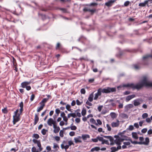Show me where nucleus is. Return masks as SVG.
Masks as SVG:
<instances>
[{
  "label": "nucleus",
  "instance_id": "nucleus-1",
  "mask_svg": "<svg viewBox=\"0 0 152 152\" xmlns=\"http://www.w3.org/2000/svg\"><path fill=\"white\" fill-rule=\"evenodd\" d=\"M144 86L146 87H152V83L147 82V78L144 76L140 83L134 85L133 83H128L123 85V87H129L133 90L137 89L139 90L142 87Z\"/></svg>",
  "mask_w": 152,
  "mask_h": 152
},
{
  "label": "nucleus",
  "instance_id": "nucleus-2",
  "mask_svg": "<svg viewBox=\"0 0 152 152\" xmlns=\"http://www.w3.org/2000/svg\"><path fill=\"white\" fill-rule=\"evenodd\" d=\"M116 91V88H111L110 87H107L105 88L102 89L101 88H99L98 90V92L96 94H98L99 96L101 95V92L104 93H110L115 92Z\"/></svg>",
  "mask_w": 152,
  "mask_h": 152
},
{
  "label": "nucleus",
  "instance_id": "nucleus-3",
  "mask_svg": "<svg viewBox=\"0 0 152 152\" xmlns=\"http://www.w3.org/2000/svg\"><path fill=\"white\" fill-rule=\"evenodd\" d=\"M21 113H18V115H17L16 116L15 115H14L13 116V124L15 125V124L16 123L20 121V115Z\"/></svg>",
  "mask_w": 152,
  "mask_h": 152
},
{
  "label": "nucleus",
  "instance_id": "nucleus-4",
  "mask_svg": "<svg viewBox=\"0 0 152 152\" xmlns=\"http://www.w3.org/2000/svg\"><path fill=\"white\" fill-rule=\"evenodd\" d=\"M121 146H118L117 148L115 147H111L110 148V152H115L118 150L121 149Z\"/></svg>",
  "mask_w": 152,
  "mask_h": 152
},
{
  "label": "nucleus",
  "instance_id": "nucleus-5",
  "mask_svg": "<svg viewBox=\"0 0 152 152\" xmlns=\"http://www.w3.org/2000/svg\"><path fill=\"white\" fill-rule=\"evenodd\" d=\"M116 0H111L109 1L105 4V5L107 7H110L112 6L113 3Z\"/></svg>",
  "mask_w": 152,
  "mask_h": 152
},
{
  "label": "nucleus",
  "instance_id": "nucleus-6",
  "mask_svg": "<svg viewBox=\"0 0 152 152\" xmlns=\"http://www.w3.org/2000/svg\"><path fill=\"white\" fill-rule=\"evenodd\" d=\"M81 139V137L80 136H78L77 137L74 138V140L75 143L82 142V141L80 140Z\"/></svg>",
  "mask_w": 152,
  "mask_h": 152
},
{
  "label": "nucleus",
  "instance_id": "nucleus-7",
  "mask_svg": "<svg viewBox=\"0 0 152 152\" xmlns=\"http://www.w3.org/2000/svg\"><path fill=\"white\" fill-rule=\"evenodd\" d=\"M136 96L135 94H132L131 95H129L126 97V101L128 102L132 98L135 97Z\"/></svg>",
  "mask_w": 152,
  "mask_h": 152
},
{
  "label": "nucleus",
  "instance_id": "nucleus-8",
  "mask_svg": "<svg viewBox=\"0 0 152 152\" xmlns=\"http://www.w3.org/2000/svg\"><path fill=\"white\" fill-rule=\"evenodd\" d=\"M31 82H30L25 81L22 83L21 84V87L23 88H26L27 86L29 85Z\"/></svg>",
  "mask_w": 152,
  "mask_h": 152
},
{
  "label": "nucleus",
  "instance_id": "nucleus-9",
  "mask_svg": "<svg viewBox=\"0 0 152 152\" xmlns=\"http://www.w3.org/2000/svg\"><path fill=\"white\" fill-rule=\"evenodd\" d=\"M119 121L117 120V122H113L111 124V126L113 127H118L119 125Z\"/></svg>",
  "mask_w": 152,
  "mask_h": 152
},
{
  "label": "nucleus",
  "instance_id": "nucleus-10",
  "mask_svg": "<svg viewBox=\"0 0 152 152\" xmlns=\"http://www.w3.org/2000/svg\"><path fill=\"white\" fill-rule=\"evenodd\" d=\"M90 136L88 134H82L81 138H82L83 140L84 141L86 140L87 138H89Z\"/></svg>",
  "mask_w": 152,
  "mask_h": 152
},
{
  "label": "nucleus",
  "instance_id": "nucleus-11",
  "mask_svg": "<svg viewBox=\"0 0 152 152\" xmlns=\"http://www.w3.org/2000/svg\"><path fill=\"white\" fill-rule=\"evenodd\" d=\"M54 121L53 120V119L51 118H49L48 121H47V124L48 125L51 126L53 124Z\"/></svg>",
  "mask_w": 152,
  "mask_h": 152
},
{
  "label": "nucleus",
  "instance_id": "nucleus-12",
  "mask_svg": "<svg viewBox=\"0 0 152 152\" xmlns=\"http://www.w3.org/2000/svg\"><path fill=\"white\" fill-rule=\"evenodd\" d=\"M133 106H134L132 104H129L126 105L125 107V111H127L131 108L133 107Z\"/></svg>",
  "mask_w": 152,
  "mask_h": 152
},
{
  "label": "nucleus",
  "instance_id": "nucleus-13",
  "mask_svg": "<svg viewBox=\"0 0 152 152\" xmlns=\"http://www.w3.org/2000/svg\"><path fill=\"white\" fill-rule=\"evenodd\" d=\"M100 149V148L99 147H95L91 149L90 152H93L94 151L96 152L99 151Z\"/></svg>",
  "mask_w": 152,
  "mask_h": 152
},
{
  "label": "nucleus",
  "instance_id": "nucleus-14",
  "mask_svg": "<svg viewBox=\"0 0 152 152\" xmlns=\"http://www.w3.org/2000/svg\"><path fill=\"white\" fill-rule=\"evenodd\" d=\"M39 118L37 114H35L34 119V125H36L39 121Z\"/></svg>",
  "mask_w": 152,
  "mask_h": 152
},
{
  "label": "nucleus",
  "instance_id": "nucleus-15",
  "mask_svg": "<svg viewBox=\"0 0 152 152\" xmlns=\"http://www.w3.org/2000/svg\"><path fill=\"white\" fill-rule=\"evenodd\" d=\"M19 106L20 107V109L19 110V112L20 113H21L23 111V103L22 102H21L19 105Z\"/></svg>",
  "mask_w": 152,
  "mask_h": 152
},
{
  "label": "nucleus",
  "instance_id": "nucleus-16",
  "mask_svg": "<svg viewBox=\"0 0 152 152\" xmlns=\"http://www.w3.org/2000/svg\"><path fill=\"white\" fill-rule=\"evenodd\" d=\"M119 116L122 118L127 119L128 118V115L125 113H121L119 115Z\"/></svg>",
  "mask_w": 152,
  "mask_h": 152
},
{
  "label": "nucleus",
  "instance_id": "nucleus-17",
  "mask_svg": "<svg viewBox=\"0 0 152 152\" xmlns=\"http://www.w3.org/2000/svg\"><path fill=\"white\" fill-rule=\"evenodd\" d=\"M71 117H72L73 118H75L76 117V115L75 113H70L68 114L67 115V118H69Z\"/></svg>",
  "mask_w": 152,
  "mask_h": 152
},
{
  "label": "nucleus",
  "instance_id": "nucleus-18",
  "mask_svg": "<svg viewBox=\"0 0 152 152\" xmlns=\"http://www.w3.org/2000/svg\"><path fill=\"white\" fill-rule=\"evenodd\" d=\"M94 97L93 93L91 94L89 96L88 98V100L90 102H91L93 100V98Z\"/></svg>",
  "mask_w": 152,
  "mask_h": 152
},
{
  "label": "nucleus",
  "instance_id": "nucleus-19",
  "mask_svg": "<svg viewBox=\"0 0 152 152\" xmlns=\"http://www.w3.org/2000/svg\"><path fill=\"white\" fill-rule=\"evenodd\" d=\"M147 1L145 0L144 2L140 3L139 4V6L141 7H145L146 5V4H147Z\"/></svg>",
  "mask_w": 152,
  "mask_h": 152
},
{
  "label": "nucleus",
  "instance_id": "nucleus-20",
  "mask_svg": "<svg viewBox=\"0 0 152 152\" xmlns=\"http://www.w3.org/2000/svg\"><path fill=\"white\" fill-rule=\"evenodd\" d=\"M149 57H151L152 58V55H147L143 57V60L147 61V60Z\"/></svg>",
  "mask_w": 152,
  "mask_h": 152
},
{
  "label": "nucleus",
  "instance_id": "nucleus-21",
  "mask_svg": "<svg viewBox=\"0 0 152 152\" xmlns=\"http://www.w3.org/2000/svg\"><path fill=\"white\" fill-rule=\"evenodd\" d=\"M132 66L133 67V68L135 70L139 69L140 68V66L139 65V64H133L132 65Z\"/></svg>",
  "mask_w": 152,
  "mask_h": 152
},
{
  "label": "nucleus",
  "instance_id": "nucleus-22",
  "mask_svg": "<svg viewBox=\"0 0 152 152\" xmlns=\"http://www.w3.org/2000/svg\"><path fill=\"white\" fill-rule=\"evenodd\" d=\"M48 100V98L43 99L42 101L39 103L40 104H45V103Z\"/></svg>",
  "mask_w": 152,
  "mask_h": 152
},
{
  "label": "nucleus",
  "instance_id": "nucleus-23",
  "mask_svg": "<svg viewBox=\"0 0 152 152\" xmlns=\"http://www.w3.org/2000/svg\"><path fill=\"white\" fill-rule=\"evenodd\" d=\"M45 106V104H41V106L39 107H38L37 110V111L38 112H39L40 111L42 110L43 108Z\"/></svg>",
  "mask_w": 152,
  "mask_h": 152
},
{
  "label": "nucleus",
  "instance_id": "nucleus-24",
  "mask_svg": "<svg viewBox=\"0 0 152 152\" xmlns=\"http://www.w3.org/2000/svg\"><path fill=\"white\" fill-rule=\"evenodd\" d=\"M132 137L135 139H138V137L136 132H133L132 133Z\"/></svg>",
  "mask_w": 152,
  "mask_h": 152
},
{
  "label": "nucleus",
  "instance_id": "nucleus-25",
  "mask_svg": "<svg viewBox=\"0 0 152 152\" xmlns=\"http://www.w3.org/2000/svg\"><path fill=\"white\" fill-rule=\"evenodd\" d=\"M103 137L106 138L107 139L109 140L110 141H113V137L111 136H106L104 135H101Z\"/></svg>",
  "mask_w": 152,
  "mask_h": 152
},
{
  "label": "nucleus",
  "instance_id": "nucleus-26",
  "mask_svg": "<svg viewBox=\"0 0 152 152\" xmlns=\"http://www.w3.org/2000/svg\"><path fill=\"white\" fill-rule=\"evenodd\" d=\"M145 142H143L144 145H148L149 142V138L148 137H146L145 138Z\"/></svg>",
  "mask_w": 152,
  "mask_h": 152
},
{
  "label": "nucleus",
  "instance_id": "nucleus-27",
  "mask_svg": "<svg viewBox=\"0 0 152 152\" xmlns=\"http://www.w3.org/2000/svg\"><path fill=\"white\" fill-rule=\"evenodd\" d=\"M115 143L118 146H121V142L118 139H116L114 141Z\"/></svg>",
  "mask_w": 152,
  "mask_h": 152
},
{
  "label": "nucleus",
  "instance_id": "nucleus-28",
  "mask_svg": "<svg viewBox=\"0 0 152 152\" xmlns=\"http://www.w3.org/2000/svg\"><path fill=\"white\" fill-rule=\"evenodd\" d=\"M60 130V128L59 126H58L55 128H54V129L53 130L54 132L55 133H58L59 130Z\"/></svg>",
  "mask_w": 152,
  "mask_h": 152
},
{
  "label": "nucleus",
  "instance_id": "nucleus-29",
  "mask_svg": "<svg viewBox=\"0 0 152 152\" xmlns=\"http://www.w3.org/2000/svg\"><path fill=\"white\" fill-rule=\"evenodd\" d=\"M90 122L93 124H95L96 126H98V124L96 123L95 120L93 118H91L90 120Z\"/></svg>",
  "mask_w": 152,
  "mask_h": 152
},
{
  "label": "nucleus",
  "instance_id": "nucleus-30",
  "mask_svg": "<svg viewBox=\"0 0 152 152\" xmlns=\"http://www.w3.org/2000/svg\"><path fill=\"white\" fill-rule=\"evenodd\" d=\"M140 104V102L137 100H135L134 101V104L135 106H137Z\"/></svg>",
  "mask_w": 152,
  "mask_h": 152
},
{
  "label": "nucleus",
  "instance_id": "nucleus-31",
  "mask_svg": "<svg viewBox=\"0 0 152 152\" xmlns=\"http://www.w3.org/2000/svg\"><path fill=\"white\" fill-rule=\"evenodd\" d=\"M101 144H105L108 145H109L110 144L108 140H105L104 139H103V141H102V142Z\"/></svg>",
  "mask_w": 152,
  "mask_h": 152
},
{
  "label": "nucleus",
  "instance_id": "nucleus-32",
  "mask_svg": "<svg viewBox=\"0 0 152 152\" xmlns=\"http://www.w3.org/2000/svg\"><path fill=\"white\" fill-rule=\"evenodd\" d=\"M98 5L97 3H92L89 4H87L86 5L89 6H96Z\"/></svg>",
  "mask_w": 152,
  "mask_h": 152
},
{
  "label": "nucleus",
  "instance_id": "nucleus-33",
  "mask_svg": "<svg viewBox=\"0 0 152 152\" xmlns=\"http://www.w3.org/2000/svg\"><path fill=\"white\" fill-rule=\"evenodd\" d=\"M110 115L111 117L113 118H115L116 117V114L114 113H111L110 114Z\"/></svg>",
  "mask_w": 152,
  "mask_h": 152
},
{
  "label": "nucleus",
  "instance_id": "nucleus-34",
  "mask_svg": "<svg viewBox=\"0 0 152 152\" xmlns=\"http://www.w3.org/2000/svg\"><path fill=\"white\" fill-rule=\"evenodd\" d=\"M70 106L68 104H67L66 106V109L69 111L72 112L71 111V109H70Z\"/></svg>",
  "mask_w": 152,
  "mask_h": 152
},
{
  "label": "nucleus",
  "instance_id": "nucleus-35",
  "mask_svg": "<svg viewBox=\"0 0 152 152\" xmlns=\"http://www.w3.org/2000/svg\"><path fill=\"white\" fill-rule=\"evenodd\" d=\"M48 131L47 130L45 129H43L42 130L41 133L43 135H45L46 134V132Z\"/></svg>",
  "mask_w": 152,
  "mask_h": 152
},
{
  "label": "nucleus",
  "instance_id": "nucleus-36",
  "mask_svg": "<svg viewBox=\"0 0 152 152\" xmlns=\"http://www.w3.org/2000/svg\"><path fill=\"white\" fill-rule=\"evenodd\" d=\"M148 114L146 113H143L142 115V117L143 118H146L148 117Z\"/></svg>",
  "mask_w": 152,
  "mask_h": 152
},
{
  "label": "nucleus",
  "instance_id": "nucleus-37",
  "mask_svg": "<svg viewBox=\"0 0 152 152\" xmlns=\"http://www.w3.org/2000/svg\"><path fill=\"white\" fill-rule=\"evenodd\" d=\"M86 110L85 109H83L82 110L81 113L83 116H84L86 114Z\"/></svg>",
  "mask_w": 152,
  "mask_h": 152
},
{
  "label": "nucleus",
  "instance_id": "nucleus-38",
  "mask_svg": "<svg viewBox=\"0 0 152 152\" xmlns=\"http://www.w3.org/2000/svg\"><path fill=\"white\" fill-rule=\"evenodd\" d=\"M2 112L3 113L5 114H6L7 113L8 111L7 107H5L3 109H2Z\"/></svg>",
  "mask_w": 152,
  "mask_h": 152
},
{
  "label": "nucleus",
  "instance_id": "nucleus-39",
  "mask_svg": "<svg viewBox=\"0 0 152 152\" xmlns=\"http://www.w3.org/2000/svg\"><path fill=\"white\" fill-rule=\"evenodd\" d=\"M33 137H34L36 139H38L39 138V136L37 134H33Z\"/></svg>",
  "mask_w": 152,
  "mask_h": 152
},
{
  "label": "nucleus",
  "instance_id": "nucleus-40",
  "mask_svg": "<svg viewBox=\"0 0 152 152\" xmlns=\"http://www.w3.org/2000/svg\"><path fill=\"white\" fill-rule=\"evenodd\" d=\"M97 139H98V140H99L100 141L102 142V141L103 140V138L102 137H100L99 136H98L97 137Z\"/></svg>",
  "mask_w": 152,
  "mask_h": 152
},
{
  "label": "nucleus",
  "instance_id": "nucleus-41",
  "mask_svg": "<svg viewBox=\"0 0 152 152\" xmlns=\"http://www.w3.org/2000/svg\"><path fill=\"white\" fill-rule=\"evenodd\" d=\"M59 135L61 137H64V131L63 130H61L59 132Z\"/></svg>",
  "mask_w": 152,
  "mask_h": 152
},
{
  "label": "nucleus",
  "instance_id": "nucleus-42",
  "mask_svg": "<svg viewBox=\"0 0 152 152\" xmlns=\"http://www.w3.org/2000/svg\"><path fill=\"white\" fill-rule=\"evenodd\" d=\"M130 3V2L129 1H126L124 3V5L125 7L128 6Z\"/></svg>",
  "mask_w": 152,
  "mask_h": 152
},
{
  "label": "nucleus",
  "instance_id": "nucleus-43",
  "mask_svg": "<svg viewBox=\"0 0 152 152\" xmlns=\"http://www.w3.org/2000/svg\"><path fill=\"white\" fill-rule=\"evenodd\" d=\"M70 129L72 130H75L77 129V127L75 126H70Z\"/></svg>",
  "mask_w": 152,
  "mask_h": 152
},
{
  "label": "nucleus",
  "instance_id": "nucleus-44",
  "mask_svg": "<svg viewBox=\"0 0 152 152\" xmlns=\"http://www.w3.org/2000/svg\"><path fill=\"white\" fill-rule=\"evenodd\" d=\"M76 102L77 105H81L83 103L82 102H80L78 99L76 100Z\"/></svg>",
  "mask_w": 152,
  "mask_h": 152
},
{
  "label": "nucleus",
  "instance_id": "nucleus-45",
  "mask_svg": "<svg viewBox=\"0 0 152 152\" xmlns=\"http://www.w3.org/2000/svg\"><path fill=\"white\" fill-rule=\"evenodd\" d=\"M80 93L81 94H85L86 93V91L85 89H81L80 90Z\"/></svg>",
  "mask_w": 152,
  "mask_h": 152
},
{
  "label": "nucleus",
  "instance_id": "nucleus-46",
  "mask_svg": "<svg viewBox=\"0 0 152 152\" xmlns=\"http://www.w3.org/2000/svg\"><path fill=\"white\" fill-rule=\"evenodd\" d=\"M35 98V95L34 94H32L31 96L30 100L31 101H33Z\"/></svg>",
  "mask_w": 152,
  "mask_h": 152
},
{
  "label": "nucleus",
  "instance_id": "nucleus-47",
  "mask_svg": "<svg viewBox=\"0 0 152 152\" xmlns=\"http://www.w3.org/2000/svg\"><path fill=\"white\" fill-rule=\"evenodd\" d=\"M56 113L57 114V115H58L60 112V110L58 109H56L55 110Z\"/></svg>",
  "mask_w": 152,
  "mask_h": 152
},
{
  "label": "nucleus",
  "instance_id": "nucleus-48",
  "mask_svg": "<svg viewBox=\"0 0 152 152\" xmlns=\"http://www.w3.org/2000/svg\"><path fill=\"white\" fill-rule=\"evenodd\" d=\"M128 129L129 130L132 131L134 129V127L132 125H130Z\"/></svg>",
  "mask_w": 152,
  "mask_h": 152
},
{
  "label": "nucleus",
  "instance_id": "nucleus-49",
  "mask_svg": "<svg viewBox=\"0 0 152 152\" xmlns=\"http://www.w3.org/2000/svg\"><path fill=\"white\" fill-rule=\"evenodd\" d=\"M147 131V128H144L142 129L141 130V132L143 133H145Z\"/></svg>",
  "mask_w": 152,
  "mask_h": 152
},
{
  "label": "nucleus",
  "instance_id": "nucleus-50",
  "mask_svg": "<svg viewBox=\"0 0 152 152\" xmlns=\"http://www.w3.org/2000/svg\"><path fill=\"white\" fill-rule=\"evenodd\" d=\"M60 10L62 11L63 12L66 13L67 12V10L65 8H60Z\"/></svg>",
  "mask_w": 152,
  "mask_h": 152
},
{
  "label": "nucleus",
  "instance_id": "nucleus-51",
  "mask_svg": "<svg viewBox=\"0 0 152 152\" xmlns=\"http://www.w3.org/2000/svg\"><path fill=\"white\" fill-rule=\"evenodd\" d=\"M91 140L92 141H93L94 142H97L98 141V139H97V137L96 138H92L91 139Z\"/></svg>",
  "mask_w": 152,
  "mask_h": 152
},
{
  "label": "nucleus",
  "instance_id": "nucleus-52",
  "mask_svg": "<svg viewBox=\"0 0 152 152\" xmlns=\"http://www.w3.org/2000/svg\"><path fill=\"white\" fill-rule=\"evenodd\" d=\"M106 126L107 128V130L109 131H110L111 129L110 125L108 124H107Z\"/></svg>",
  "mask_w": 152,
  "mask_h": 152
},
{
  "label": "nucleus",
  "instance_id": "nucleus-53",
  "mask_svg": "<svg viewBox=\"0 0 152 152\" xmlns=\"http://www.w3.org/2000/svg\"><path fill=\"white\" fill-rule=\"evenodd\" d=\"M130 93V92L129 91H126L124 93V94L125 95H127L129 94Z\"/></svg>",
  "mask_w": 152,
  "mask_h": 152
},
{
  "label": "nucleus",
  "instance_id": "nucleus-54",
  "mask_svg": "<svg viewBox=\"0 0 152 152\" xmlns=\"http://www.w3.org/2000/svg\"><path fill=\"white\" fill-rule=\"evenodd\" d=\"M69 135L71 136H73L75 135V132H71L69 133Z\"/></svg>",
  "mask_w": 152,
  "mask_h": 152
},
{
  "label": "nucleus",
  "instance_id": "nucleus-55",
  "mask_svg": "<svg viewBox=\"0 0 152 152\" xmlns=\"http://www.w3.org/2000/svg\"><path fill=\"white\" fill-rule=\"evenodd\" d=\"M99 95L98 94H97L96 93L95 94V96L94 98V100H96L97 99L98 97V96Z\"/></svg>",
  "mask_w": 152,
  "mask_h": 152
},
{
  "label": "nucleus",
  "instance_id": "nucleus-56",
  "mask_svg": "<svg viewBox=\"0 0 152 152\" xmlns=\"http://www.w3.org/2000/svg\"><path fill=\"white\" fill-rule=\"evenodd\" d=\"M86 104L89 106H91L92 105V104L89 102L88 101H87L86 102Z\"/></svg>",
  "mask_w": 152,
  "mask_h": 152
},
{
  "label": "nucleus",
  "instance_id": "nucleus-57",
  "mask_svg": "<svg viewBox=\"0 0 152 152\" xmlns=\"http://www.w3.org/2000/svg\"><path fill=\"white\" fill-rule=\"evenodd\" d=\"M61 117H62L63 118L65 116V114L63 112H62L61 114Z\"/></svg>",
  "mask_w": 152,
  "mask_h": 152
},
{
  "label": "nucleus",
  "instance_id": "nucleus-58",
  "mask_svg": "<svg viewBox=\"0 0 152 152\" xmlns=\"http://www.w3.org/2000/svg\"><path fill=\"white\" fill-rule=\"evenodd\" d=\"M37 150V149L35 147H33L32 148L31 151L32 152H36Z\"/></svg>",
  "mask_w": 152,
  "mask_h": 152
},
{
  "label": "nucleus",
  "instance_id": "nucleus-59",
  "mask_svg": "<svg viewBox=\"0 0 152 152\" xmlns=\"http://www.w3.org/2000/svg\"><path fill=\"white\" fill-rule=\"evenodd\" d=\"M33 142L35 144H37L39 142V141L37 140L36 139H34L32 140Z\"/></svg>",
  "mask_w": 152,
  "mask_h": 152
},
{
  "label": "nucleus",
  "instance_id": "nucleus-60",
  "mask_svg": "<svg viewBox=\"0 0 152 152\" xmlns=\"http://www.w3.org/2000/svg\"><path fill=\"white\" fill-rule=\"evenodd\" d=\"M97 124H98H98L101 125L102 124V122L99 119L97 120Z\"/></svg>",
  "mask_w": 152,
  "mask_h": 152
},
{
  "label": "nucleus",
  "instance_id": "nucleus-61",
  "mask_svg": "<svg viewBox=\"0 0 152 152\" xmlns=\"http://www.w3.org/2000/svg\"><path fill=\"white\" fill-rule=\"evenodd\" d=\"M76 122L77 123H79L80 121V118H77L75 119Z\"/></svg>",
  "mask_w": 152,
  "mask_h": 152
},
{
  "label": "nucleus",
  "instance_id": "nucleus-62",
  "mask_svg": "<svg viewBox=\"0 0 152 152\" xmlns=\"http://www.w3.org/2000/svg\"><path fill=\"white\" fill-rule=\"evenodd\" d=\"M54 139L57 141H59L60 140V138L58 136H56L54 137Z\"/></svg>",
  "mask_w": 152,
  "mask_h": 152
},
{
  "label": "nucleus",
  "instance_id": "nucleus-63",
  "mask_svg": "<svg viewBox=\"0 0 152 152\" xmlns=\"http://www.w3.org/2000/svg\"><path fill=\"white\" fill-rule=\"evenodd\" d=\"M102 107H103L102 106H100L98 107V109L99 112L101 111Z\"/></svg>",
  "mask_w": 152,
  "mask_h": 152
},
{
  "label": "nucleus",
  "instance_id": "nucleus-64",
  "mask_svg": "<svg viewBox=\"0 0 152 152\" xmlns=\"http://www.w3.org/2000/svg\"><path fill=\"white\" fill-rule=\"evenodd\" d=\"M148 134L149 135L151 134H152V129H149L148 132Z\"/></svg>",
  "mask_w": 152,
  "mask_h": 152
}]
</instances>
